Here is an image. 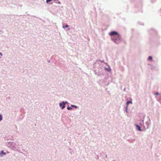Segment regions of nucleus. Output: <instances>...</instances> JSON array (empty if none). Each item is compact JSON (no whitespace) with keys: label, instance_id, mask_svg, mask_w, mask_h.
<instances>
[{"label":"nucleus","instance_id":"obj_1","mask_svg":"<svg viewBox=\"0 0 161 161\" xmlns=\"http://www.w3.org/2000/svg\"><path fill=\"white\" fill-rule=\"evenodd\" d=\"M109 35L112 36V39L115 43L118 44L121 41L120 35L117 32L115 31H113L110 32Z\"/></svg>","mask_w":161,"mask_h":161},{"label":"nucleus","instance_id":"obj_2","mask_svg":"<svg viewBox=\"0 0 161 161\" xmlns=\"http://www.w3.org/2000/svg\"><path fill=\"white\" fill-rule=\"evenodd\" d=\"M65 104L64 103V102H63L62 103H59V106L60 107H62V109H63L65 108Z\"/></svg>","mask_w":161,"mask_h":161},{"label":"nucleus","instance_id":"obj_3","mask_svg":"<svg viewBox=\"0 0 161 161\" xmlns=\"http://www.w3.org/2000/svg\"><path fill=\"white\" fill-rule=\"evenodd\" d=\"M135 125L136 126V127L137 129L139 131L142 130H141V127H140V126H139L138 125H136V124Z\"/></svg>","mask_w":161,"mask_h":161},{"label":"nucleus","instance_id":"obj_4","mask_svg":"<svg viewBox=\"0 0 161 161\" xmlns=\"http://www.w3.org/2000/svg\"><path fill=\"white\" fill-rule=\"evenodd\" d=\"M130 103L132 104V102L131 101H129L127 102L126 103V104H127L126 108L128 107V105Z\"/></svg>","mask_w":161,"mask_h":161},{"label":"nucleus","instance_id":"obj_5","mask_svg":"<svg viewBox=\"0 0 161 161\" xmlns=\"http://www.w3.org/2000/svg\"><path fill=\"white\" fill-rule=\"evenodd\" d=\"M148 59L150 60H152V57L151 56H149L148 57Z\"/></svg>","mask_w":161,"mask_h":161},{"label":"nucleus","instance_id":"obj_6","mask_svg":"<svg viewBox=\"0 0 161 161\" xmlns=\"http://www.w3.org/2000/svg\"><path fill=\"white\" fill-rule=\"evenodd\" d=\"M68 25H66L65 26H63V27L64 28H67L68 27Z\"/></svg>","mask_w":161,"mask_h":161},{"label":"nucleus","instance_id":"obj_7","mask_svg":"<svg viewBox=\"0 0 161 161\" xmlns=\"http://www.w3.org/2000/svg\"><path fill=\"white\" fill-rule=\"evenodd\" d=\"M3 117L0 114V121L2 120Z\"/></svg>","mask_w":161,"mask_h":161},{"label":"nucleus","instance_id":"obj_8","mask_svg":"<svg viewBox=\"0 0 161 161\" xmlns=\"http://www.w3.org/2000/svg\"><path fill=\"white\" fill-rule=\"evenodd\" d=\"M1 153H3V154H4V155L6 154V153H4L3 151H1Z\"/></svg>","mask_w":161,"mask_h":161},{"label":"nucleus","instance_id":"obj_9","mask_svg":"<svg viewBox=\"0 0 161 161\" xmlns=\"http://www.w3.org/2000/svg\"><path fill=\"white\" fill-rule=\"evenodd\" d=\"M67 109L68 110H70V109H72V108H70L69 107H68L67 108Z\"/></svg>","mask_w":161,"mask_h":161},{"label":"nucleus","instance_id":"obj_10","mask_svg":"<svg viewBox=\"0 0 161 161\" xmlns=\"http://www.w3.org/2000/svg\"><path fill=\"white\" fill-rule=\"evenodd\" d=\"M52 0H47L46 2L47 3H48L49 2H50Z\"/></svg>","mask_w":161,"mask_h":161},{"label":"nucleus","instance_id":"obj_11","mask_svg":"<svg viewBox=\"0 0 161 161\" xmlns=\"http://www.w3.org/2000/svg\"><path fill=\"white\" fill-rule=\"evenodd\" d=\"M71 106L72 107H75L76 108L77 107L75 106H74V105H71Z\"/></svg>","mask_w":161,"mask_h":161},{"label":"nucleus","instance_id":"obj_12","mask_svg":"<svg viewBox=\"0 0 161 161\" xmlns=\"http://www.w3.org/2000/svg\"><path fill=\"white\" fill-rule=\"evenodd\" d=\"M159 94L158 92H156V93H155V95H158Z\"/></svg>","mask_w":161,"mask_h":161},{"label":"nucleus","instance_id":"obj_13","mask_svg":"<svg viewBox=\"0 0 161 161\" xmlns=\"http://www.w3.org/2000/svg\"><path fill=\"white\" fill-rule=\"evenodd\" d=\"M0 55L1 56H2V54L1 53H0Z\"/></svg>","mask_w":161,"mask_h":161},{"label":"nucleus","instance_id":"obj_14","mask_svg":"<svg viewBox=\"0 0 161 161\" xmlns=\"http://www.w3.org/2000/svg\"><path fill=\"white\" fill-rule=\"evenodd\" d=\"M67 103V102H66V103Z\"/></svg>","mask_w":161,"mask_h":161}]
</instances>
